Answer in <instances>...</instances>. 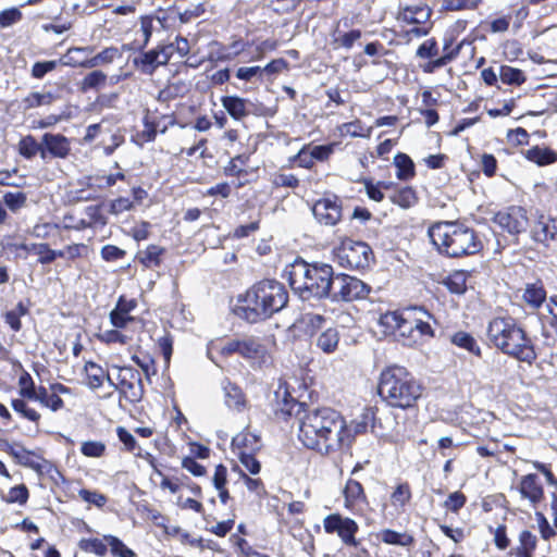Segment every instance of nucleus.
Wrapping results in <instances>:
<instances>
[{
	"instance_id": "1",
	"label": "nucleus",
	"mask_w": 557,
	"mask_h": 557,
	"mask_svg": "<svg viewBox=\"0 0 557 557\" xmlns=\"http://www.w3.org/2000/svg\"><path fill=\"white\" fill-rule=\"evenodd\" d=\"M345 419L333 408L321 407L306 410L299 418L298 438L309 449L330 455L349 442L345 433Z\"/></svg>"
},
{
	"instance_id": "2",
	"label": "nucleus",
	"mask_w": 557,
	"mask_h": 557,
	"mask_svg": "<svg viewBox=\"0 0 557 557\" xmlns=\"http://www.w3.org/2000/svg\"><path fill=\"white\" fill-rule=\"evenodd\" d=\"M284 275L302 300L327 298L332 293L334 271L327 263L296 259L285 268Z\"/></svg>"
},
{
	"instance_id": "3",
	"label": "nucleus",
	"mask_w": 557,
	"mask_h": 557,
	"mask_svg": "<svg viewBox=\"0 0 557 557\" xmlns=\"http://www.w3.org/2000/svg\"><path fill=\"white\" fill-rule=\"evenodd\" d=\"M288 300L287 292L283 284L274 280H264L255 284L247 290L242 302L234 312L250 323L270 318L282 310Z\"/></svg>"
},
{
	"instance_id": "4",
	"label": "nucleus",
	"mask_w": 557,
	"mask_h": 557,
	"mask_svg": "<svg viewBox=\"0 0 557 557\" xmlns=\"http://www.w3.org/2000/svg\"><path fill=\"white\" fill-rule=\"evenodd\" d=\"M488 341L503 354L521 362L536 359L534 345L522 326L511 317H497L487 326Z\"/></svg>"
},
{
	"instance_id": "5",
	"label": "nucleus",
	"mask_w": 557,
	"mask_h": 557,
	"mask_svg": "<svg viewBox=\"0 0 557 557\" xmlns=\"http://www.w3.org/2000/svg\"><path fill=\"white\" fill-rule=\"evenodd\" d=\"M428 235L438 252L450 258L472 256L483 248L475 231L458 222H437Z\"/></svg>"
},
{
	"instance_id": "6",
	"label": "nucleus",
	"mask_w": 557,
	"mask_h": 557,
	"mask_svg": "<svg viewBox=\"0 0 557 557\" xmlns=\"http://www.w3.org/2000/svg\"><path fill=\"white\" fill-rule=\"evenodd\" d=\"M421 385L403 367H389L382 371L379 395L391 407L408 409L421 397Z\"/></svg>"
},
{
	"instance_id": "7",
	"label": "nucleus",
	"mask_w": 557,
	"mask_h": 557,
	"mask_svg": "<svg viewBox=\"0 0 557 557\" xmlns=\"http://www.w3.org/2000/svg\"><path fill=\"white\" fill-rule=\"evenodd\" d=\"M333 256L343 268L363 270L370 265L373 252L368 244L346 238L333 249Z\"/></svg>"
},
{
	"instance_id": "8",
	"label": "nucleus",
	"mask_w": 557,
	"mask_h": 557,
	"mask_svg": "<svg viewBox=\"0 0 557 557\" xmlns=\"http://www.w3.org/2000/svg\"><path fill=\"white\" fill-rule=\"evenodd\" d=\"M372 421L373 430H380L381 435H387L388 433L395 432L398 434L397 422L391 412L385 414L383 418H376L373 409H367L359 420L351 421L350 424L345 422V433L350 436L348 443H343V447H349L356 435L362 434L367 431L369 422Z\"/></svg>"
},
{
	"instance_id": "9",
	"label": "nucleus",
	"mask_w": 557,
	"mask_h": 557,
	"mask_svg": "<svg viewBox=\"0 0 557 557\" xmlns=\"http://www.w3.org/2000/svg\"><path fill=\"white\" fill-rule=\"evenodd\" d=\"M370 287L361 280L347 274L334 275L333 287L330 298L338 301H352L364 298Z\"/></svg>"
},
{
	"instance_id": "10",
	"label": "nucleus",
	"mask_w": 557,
	"mask_h": 557,
	"mask_svg": "<svg viewBox=\"0 0 557 557\" xmlns=\"http://www.w3.org/2000/svg\"><path fill=\"white\" fill-rule=\"evenodd\" d=\"M116 391L129 403H139L144 396V385L138 370L132 367H116Z\"/></svg>"
},
{
	"instance_id": "11",
	"label": "nucleus",
	"mask_w": 557,
	"mask_h": 557,
	"mask_svg": "<svg viewBox=\"0 0 557 557\" xmlns=\"http://www.w3.org/2000/svg\"><path fill=\"white\" fill-rule=\"evenodd\" d=\"M324 531L329 534L336 533L346 546L357 547L359 541L356 533L359 530L357 522L339 513H332L323 519Z\"/></svg>"
},
{
	"instance_id": "12",
	"label": "nucleus",
	"mask_w": 557,
	"mask_h": 557,
	"mask_svg": "<svg viewBox=\"0 0 557 557\" xmlns=\"http://www.w3.org/2000/svg\"><path fill=\"white\" fill-rule=\"evenodd\" d=\"M494 222L510 234H520L529 226L527 210L520 206H511L494 215Z\"/></svg>"
},
{
	"instance_id": "13",
	"label": "nucleus",
	"mask_w": 557,
	"mask_h": 557,
	"mask_svg": "<svg viewBox=\"0 0 557 557\" xmlns=\"http://www.w3.org/2000/svg\"><path fill=\"white\" fill-rule=\"evenodd\" d=\"M312 213L319 223L333 226L342 219V207L337 198H323L313 205Z\"/></svg>"
},
{
	"instance_id": "14",
	"label": "nucleus",
	"mask_w": 557,
	"mask_h": 557,
	"mask_svg": "<svg viewBox=\"0 0 557 557\" xmlns=\"http://www.w3.org/2000/svg\"><path fill=\"white\" fill-rule=\"evenodd\" d=\"M518 491L523 499L535 508L544 498V490L540 483L539 476L534 473L527 474L521 478Z\"/></svg>"
},
{
	"instance_id": "15",
	"label": "nucleus",
	"mask_w": 557,
	"mask_h": 557,
	"mask_svg": "<svg viewBox=\"0 0 557 557\" xmlns=\"http://www.w3.org/2000/svg\"><path fill=\"white\" fill-rule=\"evenodd\" d=\"M240 356L245 359L265 363L269 359L268 348L264 343L257 337H245L240 339Z\"/></svg>"
},
{
	"instance_id": "16",
	"label": "nucleus",
	"mask_w": 557,
	"mask_h": 557,
	"mask_svg": "<svg viewBox=\"0 0 557 557\" xmlns=\"http://www.w3.org/2000/svg\"><path fill=\"white\" fill-rule=\"evenodd\" d=\"M414 312L411 307L403 309L401 320L397 329L395 339L401 342L404 345H412L418 343V335L414 334Z\"/></svg>"
},
{
	"instance_id": "17",
	"label": "nucleus",
	"mask_w": 557,
	"mask_h": 557,
	"mask_svg": "<svg viewBox=\"0 0 557 557\" xmlns=\"http://www.w3.org/2000/svg\"><path fill=\"white\" fill-rule=\"evenodd\" d=\"M332 152V146H305L296 156L299 166L310 168L314 160L323 161Z\"/></svg>"
},
{
	"instance_id": "18",
	"label": "nucleus",
	"mask_w": 557,
	"mask_h": 557,
	"mask_svg": "<svg viewBox=\"0 0 557 557\" xmlns=\"http://www.w3.org/2000/svg\"><path fill=\"white\" fill-rule=\"evenodd\" d=\"M557 232L556 224L547 216L541 215L534 223L531 235L535 242L546 244L548 240L554 239Z\"/></svg>"
},
{
	"instance_id": "19",
	"label": "nucleus",
	"mask_w": 557,
	"mask_h": 557,
	"mask_svg": "<svg viewBox=\"0 0 557 557\" xmlns=\"http://www.w3.org/2000/svg\"><path fill=\"white\" fill-rule=\"evenodd\" d=\"M412 312H414V334L418 335V342L424 337H433L434 331L431 325V321L433 320V315L426 311L422 307H411Z\"/></svg>"
},
{
	"instance_id": "20",
	"label": "nucleus",
	"mask_w": 557,
	"mask_h": 557,
	"mask_svg": "<svg viewBox=\"0 0 557 557\" xmlns=\"http://www.w3.org/2000/svg\"><path fill=\"white\" fill-rule=\"evenodd\" d=\"M345 507L355 510L360 504L366 502V494L362 485L352 479L346 482L344 488Z\"/></svg>"
},
{
	"instance_id": "21",
	"label": "nucleus",
	"mask_w": 557,
	"mask_h": 557,
	"mask_svg": "<svg viewBox=\"0 0 557 557\" xmlns=\"http://www.w3.org/2000/svg\"><path fill=\"white\" fill-rule=\"evenodd\" d=\"M221 103L227 113L235 120H242L249 114V101L247 99L238 96H224L221 99Z\"/></svg>"
},
{
	"instance_id": "22",
	"label": "nucleus",
	"mask_w": 557,
	"mask_h": 557,
	"mask_svg": "<svg viewBox=\"0 0 557 557\" xmlns=\"http://www.w3.org/2000/svg\"><path fill=\"white\" fill-rule=\"evenodd\" d=\"M164 248L158 245H149L147 248L141 249L136 255V260L145 268L154 269L160 265L161 257L164 253Z\"/></svg>"
},
{
	"instance_id": "23",
	"label": "nucleus",
	"mask_w": 557,
	"mask_h": 557,
	"mask_svg": "<svg viewBox=\"0 0 557 557\" xmlns=\"http://www.w3.org/2000/svg\"><path fill=\"white\" fill-rule=\"evenodd\" d=\"M225 405L236 411H242L246 406V399L242 389L231 383L225 382L223 385Z\"/></svg>"
},
{
	"instance_id": "24",
	"label": "nucleus",
	"mask_w": 557,
	"mask_h": 557,
	"mask_svg": "<svg viewBox=\"0 0 557 557\" xmlns=\"http://www.w3.org/2000/svg\"><path fill=\"white\" fill-rule=\"evenodd\" d=\"M260 440L256 434L244 431L238 433L232 440V447L235 453L247 450L248 453H255L260 448Z\"/></svg>"
},
{
	"instance_id": "25",
	"label": "nucleus",
	"mask_w": 557,
	"mask_h": 557,
	"mask_svg": "<svg viewBox=\"0 0 557 557\" xmlns=\"http://www.w3.org/2000/svg\"><path fill=\"white\" fill-rule=\"evenodd\" d=\"M403 310L387 311L382 313L377 320L380 331L385 336H394L397 334L399 321L401 320Z\"/></svg>"
},
{
	"instance_id": "26",
	"label": "nucleus",
	"mask_w": 557,
	"mask_h": 557,
	"mask_svg": "<svg viewBox=\"0 0 557 557\" xmlns=\"http://www.w3.org/2000/svg\"><path fill=\"white\" fill-rule=\"evenodd\" d=\"M524 156L528 160L537 165H547L557 161V152L547 147L535 146L525 150Z\"/></svg>"
},
{
	"instance_id": "27",
	"label": "nucleus",
	"mask_w": 557,
	"mask_h": 557,
	"mask_svg": "<svg viewBox=\"0 0 557 557\" xmlns=\"http://www.w3.org/2000/svg\"><path fill=\"white\" fill-rule=\"evenodd\" d=\"M522 299L532 309H537L546 300V292L541 283L527 284Z\"/></svg>"
},
{
	"instance_id": "28",
	"label": "nucleus",
	"mask_w": 557,
	"mask_h": 557,
	"mask_svg": "<svg viewBox=\"0 0 557 557\" xmlns=\"http://www.w3.org/2000/svg\"><path fill=\"white\" fill-rule=\"evenodd\" d=\"M134 64L145 74L151 75L154 70L161 66L156 49L144 52L140 57L134 59Z\"/></svg>"
},
{
	"instance_id": "29",
	"label": "nucleus",
	"mask_w": 557,
	"mask_h": 557,
	"mask_svg": "<svg viewBox=\"0 0 557 557\" xmlns=\"http://www.w3.org/2000/svg\"><path fill=\"white\" fill-rule=\"evenodd\" d=\"M84 369L89 388L97 389L101 387L104 381L106 370L92 361H87Z\"/></svg>"
},
{
	"instance_id": "30",
	"label": "nucleus",
	"mask_w": 557,
	"mask_h": 557,
	"mask_svg": "<svg viewBox=\"0 0 557 557\" xmlns=\"http://www.w3.org/2000/svg\"><path fill=\"white\" fill-rule=\"evenodd\" d=\"M339 334L336 329L329 327L317 338V346L325 354L334 352L338 346Z\"/></svg>"
},
{
	"instance_id": "31",
	"label": "nucleus",
	"mask_w": 557,
	"mask_h": 557,
	"mask_svg": "<svg viewBox=\"0 0 557 557\" xmlns=\"http://www.w3.org/2000/svg\"><path fill=\"white\" fill-rule=\"evenodd\" d=\"M33 400L38 401L41 406L47 407L52 411H58L64 406L61 397H57L53 392L49 393L48 388L45 386L38 387Z\"/></svg>"
},
{
	"instance_id": "32",
	"label": "nucleus",
	"mask_w": 557,
	"mask_h": 557,
	"mask_svg": "<svg viewBox=\"0 0 557 557\" xmlns=\"http://www.w3.org/2000/svg\"><path fill=\"white\" fill-rule=\"evenodd\" d=\"M87 228H102L107 225V218L102 214L101 206H88L84 210Z\"/></svg>"
},
{
	"instance_id": "33",
	"label": "nucleus",
	"mask_w": 557,
	"mask_h": 557,
	"mask_svg": "<svg viewBox=\"0 0 557 557\" xmlns=\"http://www.w3.org/2000/svg\"><path fill=\"white\" fill-rule=\"evenodd\" d=\"M69 151L67 141H42L41 158L44 160L64 158Z\"/></svg>"
},
{
	"instance_id": "34",
	"label": "nucleus",
	"mask_w": 557,
	"mask_h": 557,
	"mask_svg": "<svg viewBox=\"0 0 557 557\" xmlns=\"http://www.w3.org/2000/svg\"><path fill=\"white\" fill-rule=\"evenodd\" d=\"M450 341L454 345H456L460 348H463L475 356L481 355V349H480V346L478 345L476 341L474 339V337L472 335H470L467 332H462V331L456 332L451 336Z\"/></svg>"
},
{
	"instance_id": "35",
	"label": "nucleus",
	"mask_w": 557,
	"mask_h": 557,
	"mask_svg": "<svg viewBox=\"0 0 557 557\" xmlns=\"http://www.w3.org/2000/svg\"><path fill=\"white\" fill-rule=\"evenodd\" d=\"M444 284L449 292L461 295L467 289V273L465 271H455L447 276Z\"/></svg>"
},
{
	"instance_id": "36",
	"label": "nucleus",
	"mask_w": 557,
	"mask_h": 557,
	"mask_svg": "<svg viewBox=\"0 0 557 557\" xmlns=\"http://www.w3.org/2000/svg\"><path fill=\"white\" fill-rule=\"evenodd\" d=\"M395 166L397 168V177L399 180L407 181L414 175V164L412 160L404 153H398L395 157Z\"/></svg>"
},
{
	"instance_id": "37",
	"label": "nucleus",
	"mask_w": 557,
	"mask_h": 557,
	"mask_svg": "<svg viewBox=\"0 0 557 557\" xmlns=\"http://www.w3.org/2000/svg\"><path fill=\"white\" fill-rule=\"evenodd\" d=\"M430 16V11L420 7L406 8L399 15V20L407 24L418 25Z\"/></svg>"
},
{
	"instance_id": "38",
	"label": "nucleus",
	"mask_w": 557,
	"mask_h": 557,
	"mask_svg": "<svg viewBox=\"0 0 557 557\" xmlns=\"http://www.w3.org/2000/svg\"><path fill=\"white\" fill-rule=\"evenodd\" d=\"M499 77L504 84L521 85L525 82V75L519 69L509 65H502L499 69Z\"/></svg>"
},
{
	"instance_id": "39",
	"label": "nucleus",
	"mask_w": 557,
	"mask_h": 557,
	"mask_svg": "<svg viewBox=\"0 0 557 557\" xmlns=\"http://www.w3.org/2000/svg\"><path fill=\"white\" fill-rule=\"evenodd\" d=\"M120 57V52L115 47H109L103 49L101 52L92 57L91 59H87L86 69L96 67L101 64H108L113 62L115 58Z\"/></svg>"
},
{
	"instance_id": "40",
	"label": "nucleus",
	"mask_w": 557,
	"mask_h": 557,
	"mask_svg": "<svg viewBox=\"0 0 557 557\" xmlns=\"http://www.w3.org/2000/svg\"><path fill=\"white\" fill-rule=\"evenodd\" d=\"M107 75L101 71H92L88 73L81 83V90L99 89L106 85Z\"/></svg>"
},
{
	"instance_id": "41",
	"label": "nucleus",
	"mask_w": 557,
	"mask_h": 557,
	"mask_svg": "<svg viewBox=\"0 0 557 557\" xmlns=\"http://www.w3.org/2000/svg\"><path fill=\"white\" fill-rule=\"evenodd\" d=\"M54 100V97L50 92L46 94H39V92H32L27 97H25L22 101L24 110L41 107V106H49Z\"/></svg>"
},
{
	"instance_id": "42",
	"label": "nucleus",
	"mask_w": 557,
	"mask_h": 557,
	"mask_svg": "<svg viewBox=\"0 0 557 557\" xmlns=\"http://www.w3.org/2000/svg\"><path fill=\"white\" fill-rule=\"evenodd\" d=\"M391 200L393 203L399 206L400 208L408 209L412 207L416 201V193L410 187H405L397 190L392 197Z\"/></svg>"
},
{
	"instance_id": "43",
	"label": "nucleus",
	"mask_w": 557,
	"mask_h": 557,
	"mask_svg": "<svg viewBox=\"0 0 557 557\" xmlns=\"http://www.w3.org/2000/svg\"><path fill=\"white\" fill-rule=\"evenodd\" d=\"M103 540L111 548V554L115 557H135V553L128 548L119 537L104 535Z\"/></svg>"
},
{
	"instance_id": "44",
	"label": "nucleus",
	"mask_w": 557,
	"mask_h": 557,
	"mask_svg": "<svg viewBox=\"0 0 557 557\" xmlns=\"http://www.w3.org/2000/svg\"><path fill=\"white\" fill-rule=\"evenodd\" d=\"M78 547L86 553H92L99 557H104L108 552L107 544L99 539H82L78 542Z\"/></svg>"
},
{
	"instance_id": "45",
	"label": "nucleus",
	"mask_w": 557,
	"mask_h": 557,
	"mask_svg": "<svg viewBox=\"0 0 557 557\" xmlns=\"http://www.w3.org/2000/svg\"><path fill=\"white\" fill-rule=\"evenodd\" d=\"M381 539L386 544L408 546L412 544L413 539L411 535L406 533H398L393 530H384L381 534Z\"/></svg>"
},
{
	"instance_id": "46",
	"label": "nucleus",
	"mask_w": 557,
	"mask_h": 557,
	"mask_svg": "<svg viewBox=\"0 0 557 557\" xmlns=\"http://www.w3.org/2000/svg\"><path fill=\"white\" fill-rule=\"evenodd\" d=\"M11 406L15 412L20 413L23 418L32 422L37 423L40 420V414L35 409L28 407L24 399H13L11 401Z\"/></svg>"
},
{
	"instance_id": "47",
	"label": "nucleus",
	"mask_w": 557,
	"mask_h": 557,
	"mask_svg": "<svg viewBox=\"0 0 557 557\" xmlns=\"http://www.w3.org/2000/svg\"><path fill=\"white\" fill-rule=\"evenodd\" d=\"M32 248L39 255V263L49 264L55 260L57 257H63V251H55L50 249L48 244H32Z\"/></svg>"
},
{
	"instance_id": "48",
	"label": "nucleus",
	"mask_w": 557,
	"mask_h": 557,
	"mask_svg": "<svg viewBox=\"0 0 557 557\" xmlns=\"http://www.w3.org/2000/svg\"><path fill=\"white\" fill-rule=\"evenodd\" d=\"M20 395L23 398L33 400L38 388L35 387L33 377L29 373L24 372L18 379Z\"/></svg>"
},
{
	"instance_id": "49",
	"label": "nucleus",
	"mask_w": 557,
	"mask_h": 557,
	"mask_svg": "<svg viewBox=\"0 0 557 557\" xmlns=\"http://www.w3.org/2000/svg\"><path fill=\"white\" fill-rule=\"evenodd\" d=\"M88 51H89V48H71L63 55V58L60 60V62H62V64H64V65H69V66H73V67H76V66L86 67L87 59L82 60V59L77 58L76 54L82 53V52H88Z\"/></svg>"
},
{
	"instance_id": "50",
	"label": "nucleus",
	"mask_w": 557,
	"mask_h": 557,
	"mask_svg": "<svg viewBox=\"0 0 557 557\" xmlns=\"http://www.w3.org/2000/svg\"><path fill=\"white\" fill-rule=\"evenodd\" d=\"M81 453L86 457L99 458L106 453V445L100 441H87L82 443Z\"/></svg>"
},
{
	"instance_id": "51",
	"label": "nucleus",
	"mask_w": 557,
	"mask_h": 557,
	"mask_svg": "<svg viewBox=\"0 0 557 557\" xmlns=\"http://www.w3.org/2000/svg\"><path fill=\"white\" fill-rule=\"evenodd\" d=\"M26 195L22 191H8L3 195L5 206L12 211H17L23 208L26 203Z\"/></svg>"
},
{
	"instance_id": "52",
	"label": "nucleus",
	"mask_w": 557,
	"mask_h": 557,
	"mask_svg": "<svg viewBox=\"0 0 557 557\" xmlns=\"http://www.w3.org/2000/svg\"><path fill=\"white\" fill-rule=\"evenodd\" d=\"M362 36L360 29H351L347 33L339 34L338 37L335 38V42H337L341 47L349 50L352 48L356 41H358Z\"/></svg>"
},
{
	"instance_id": "53",
	"label": "nucleus",
	"mask_w": 557,
	"mask_h": 557,
	"mask_svg": "<svg viewBox=\"0 0 557 557\" xmlns=\"http://www.w3.org/2000/svg\"><path fill=\"white\" fill-rule=\"evenodd\" d=\"M242 465L251 473L257 474L260 471V462L255 458L253 453L247 450L236 453Z\"/></svg>"
},
{
	"instance_id": "54",
	"label": "nucleus",
	"mask_w": 557,
	"mask_h": 557,
	"mask_svg": "<svg viewBox=\"0 0 557 557\" xmlns=\"http://www.w3.org/2000/svg\"><path fill=\"white\" fill-rule=\"evenodd\" d=\"M7 451L17 460L18 463L28 466L30 463V451L22 445H8Z\"/></svg>"
},
{
	"instance_id": "55",
	"label": "nucleus",
	"mask_w": 557,
	"mask_h": 557,
	"mask_svg": "<svg viewBox=\"0 0 557 557\" xmlns=\"http://www.w3.org/2000/svg\"><path fill=\"white\" fill-rule=\"evenodd\" d=\"M28 499V490L24 484L16 485L10 488L7 502L8 503H17L20 505H24Z\"/></svg>"
},
{
	"instance_id": "56",
	"label": "nucleus",
	"mask_w": 557,
	"mask_h": 557,
	"mask_svg": "<svg viewBox=\"0 0 557 557\" xmlns=\"http://www.w3.org/2000/svg\"><path fill=\"white\" fill-rule=\"evenodd\" d=\"M236 77L242 81L250 82L253 78L262 79L261 66H242L236 71Z\"/></svg>"
},
{
	"instance_id": "57",
	"label": "nucleus",
	"mask_w": 557,
	"mask_h": 557,
	"mask_svg": "<svg viewBox=\"0 0 557 557\" xmlns=\"http://www.w3.org/2000/svg\"><path fill=\"white\" fill-rule=\"evenodd\" d=\"M215 349L220 355L228 357L233 354L240 355V339H231L221 345H212L211 350Z\"/></svg>"
},
{
	"instance_id": "58",
	"label": "nucleus",
	"mask_w": 557,
	"mask_h": 557,
	"mask_svg": "<svg viewBox=\"0 0 557 557\" xmlns=\"http://www.w3.org/2000/svg\"><path fill=\"white\" fill-rule=\"evenodd\" d=\"M411 497L408 484H399L392 494V503L395 506H405Z\"/></svg>"
},
{
	"instance_id": "59",
	"label": "nucleus",
	"mask_w": 557,
	"mask_h": 557,
	"mask_svg": "<svg viewBox=\"0 0 557 557\" xmlns=\"http://www.w3.org/2000/svg\"><path fill=\"white\" fill-rule=\"evenodd\" d=\"M131 320H132V318L129 315H127V310L121 309L120 304L110 313V321H111L112 325L117 329L125 327L127 322Z\"/></svg>"
},
{
	"instance_id": "60",
	"label": "nucleus",
	"mask_w": 557,
	"mask_h": 557,
	"mask_svg": "<svg viewBox=\"0 0 557 557\" xmlns=\"http://www.w3.org/2000/svg\"><path fill=\"white\" fill-rule=\"evenodd\" d=\"M78 495L84 502L94 504L99 508L103 507L107 503V497L96 491L81 490Z\"/></svg>"
},
{
	"instance_id": "61",
	"label": "nucleus",
	"mask_w": 557,
	"mask_h": 557,
	"mask_svg": "<svg viewBox=\"0 0 557 557\" xmlns=\"http://www.w3.org/2000/svg\"><path fill=\"white\" fill-rule=\"evenodd\" d=\"M18 150L26 158H32L37 153L41 154L42 141H20Z\"/></svg>"
},
{
	"instance_id": "62",
	"label": "nucleus",
	"mask_w": 557,
	"mask_h": 557,
	"mask_svg": "<svg viewBox=\"0 0 557 557\" xmlns=\"http://www.w3.org/2000/svg\"><path fill=\"white\" fill-rule=\"evenodd\" d=\"M535 518H536V521H537V524H539V530H540L541 536L545 541H548L553 536L556 535L555 530L550 527L548 520L546 519V517L542 512H536L535 513Z\"/></svg>"
},
{
	"instance_id": "63",
	"label": "nucleus",
	"mask_w": 557,
	"mask_h": 557,
	"mask_svg": "<svg viewBox=\"0 0 557 557\" xmlns=\"http://www.w3.org/2000/svg\"><path fill=\"white\" fill-rule=\"evenodd\" d=\"M437 52L435 39H428L418 48L417 55L421 59H429L437 55Z\"/></svg>"
},
{
	"instance_id": "64",
	"label": "nucleus",
	"mask_w": 557,
	"mask_h": 557,
	"mask_svg": "<svg viewBox=\"0 0 557 557\" xmlns=\"http://www.w3.org/2000/svg\"><path fill=\"white\" fill-rule=\"evenodd\" d=\"M125 251L114 245H106L101 249V257L106 261H116L124 258Z\"/></svg>"
}]
</instances>
